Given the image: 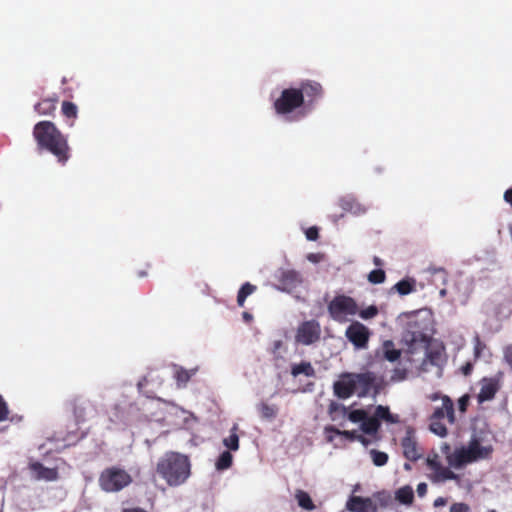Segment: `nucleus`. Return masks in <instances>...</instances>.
I'll return each instance as SVG.
<instances>
[{"instance_id": "obj_1", "label": "nucleus", "mask_w": 512, "mask_h": 512, "mask_svg": "<svg viewBox=\"0 0 512 512\" xmlns=\"http://www.w3.org/2000/svg\"><path fill=\"white\" fill-rule=\"evenodd\" d=\"M33 137L39 151L46 150L65 165L70 158V147L67 138L50 121H40L33 129Z\"/></svg>"}, {"instance_id": "obj_2", "label": "nucleus", "mask_w": 512, "mask_h": 512, "mask_svg": "<svg viewBox=\"0 0 512 512\" xmlns=\"http://www.w3.org/2000/svg\"><path fill=\"white\" fill-rule=\"evenodd\" d=\"M156 473L171 487L184 484L191 475V462L187 455L168 451L156 464Z\"/></svg>"}, {"instance_id": "obj_3", "label": "nucleus", "mask_w": 512, "mask_h": 512, "mask_svg": "<svg viewBox=\"0 0 512 512\" xmlns=\"http://www.w3.org/2000/svg\"><path fill=\"white\" fill-rule=\"evenodd\" d=\"M492 451L491 446H482L478 439L473 438L468 443V446H462L456 449L453 454L448 457V462L452 467L460 468L465 464L489 458Z\"/></svg>"}, {"instance_id": "obj_4", "label": "nucleus", "mask_w": 512, "mask_h": 512, "mask_svg": "<svg viewBox=\"0 0 512 512\" xmlns=\"http://www.w3.org/2000/svg\"><path fill=\"white\" fill-rule=\"evenodd\" d=\"M98 482L103 491L118 492L132 482V477L126 470L112 466L101 472Z\"/></svg>"}, {"instance_id": "obj_5", "label": "nucleus", "mask_w": 512, "mask_h": 512, "mask_svg": "<svg viewBox=\"0 0 512 512\" xmlns=\"http://www.w3.org/2000/svg\"><path fill=\"white\" fill-rule=\"evenodd\" d=\"M305 105L300 91L295 87L282 90L273 107L278 115H288Z\"/></svg>"}, {"instance_id": "obj_6", "label": "nucleus", "mask_w": 512, "mask_h": 512, "mask_svg": "<svg viewBox=\"0 0 512 512\" xmlns=\"http://www.w3.org/2000/svg\"><path fill=\"white\" fill-rule=\"evenodd\" d=\"M328 312L332 319L342 322L346 320L347 316L358 313V305L350 296L337 295L328 304Z\"/></svg>"}, {"instance_id": "obj_7", "label": "nucleus", "mask_w": 512, "mask_h": 512, "mask_svg": "<svg viewBox=\"0 0 512 512\" xmlns=\"http://www.w3.org/2000/svg\"><path fill=\"white\" fill-rule=\"evenodd\" d=\"M353 379L358 397H366L370 393L374 395L379 393L381 388V379L372 371L363 373H353Z\"/></svg>"}, {"instance_id": "obj_8", "label": "nucleus", "mask_w": 512, "mask_h": 512, "mask_svg": "<svg viewBox=\"0 0 512 512\" xmlns=\"http://www.w3.org/2000/svg\"><path fill=\"white\" fill-rule=\"evenodd\" d=\"M321 338V326L317 320H307L302 322L295 334V341L302 345H312Z\"/></svg>"}, {"instance_id": "obj_9", "label": "nucleus", "mask_w": 512, "mask_h": 512, "mask_svg": "<svg viewBox=\"0 0 512 512\" xmlns=\"http://www.w3.org/2000/svg\"><path fill=\"white\" fill-rule=\"evenodd\" d=\"M345 336L355 349L364 350L368 348L371 331L363 323L354 321L346 328Z\"/></svg>"}, {"instance_id": "obj_10", "label": "nucleus", "mask_w": 512, "mask_h": 512, "mask_svg": "<svg viewBox=\"0 0 512 512\" xmlns=\"http://www.w3.org/2000/svg\"><path fill=\"white\" fill-rule=\"evenodd\" d=\"M503 379V372L499 371L493 377H483L479 381L480 391L477 395V401L482 404L491 401L495 398L498 391L501 389Z\"/></svg>"}, {"instance_id": "obj_11", "label": "nucleus", "mask_w": 512, "mask_h": 512, "mask_svg": "<svg viewBox=\"0 0 512 512\" xmlns=\"http://www.w3.org/2000/svg\"><path fill=\"white\" fill-rule=\"evenodd\" d=\"M77 423L85 422L96 414L95 405L83 396H75L68 403Z\"/></svg>"}, {"instance_id": "obj_12", "label": "nucleus", "mask_w": 512, "mask_h": 512, "mask_svg": "<svg viewBox=\"0 0 512 512\" xmlns=\"http://www.w3.org/2000/svg\"><path fill=\"white\" fill-rule=\"evenodd\" d=\"M401 447L403 456L411 462H416L423 456V450L417 441L415 429L411 426H408L405 430V436L401 440Z\"/></svg>"}, {"instance_id": "obj_13", "label": "nucleus", "mask_w": 512, "mask_h": 512, "mask_svg": "<svg viewBox=\"0 0 512 512\" xmlns=\"http://www.w3.org/2000/svg\"><path fill=\"white\" fill-rule=\"evenodd\" d=\"M297 89L301 92L307 106H312L318 99L323 96V87L317 81H302Z\"/></svg>"}, {"instance_id": "obj_14", "label": "nucleus", "mask_w": 512, "mask_h": 512, "mask_svg": "<svg viewBox=\"0 0 512 512\" xmlns=\"http://www.w3.org/2000/svg\"><path fill=\"white\" fill-rule=\"evenodd\" d=\"M333 392L339 399L350 398L356 392L353 373L341 374L339 380L333 384Z\"/></svg>"}, {"instance_id": "obj_15", "label": "nucleus", "mask_w": 512, "mask_h": 512, "mask_svg": "<svg viewBox=\"0 0 512 512\" xmlns=\"http://www.w3.org/2000/svg\"><path fill=\"white\" fill-rule=\"evenodd\" d=\"M441 399H442V406L437 407L430 417H432L433 419H440V420H443L444 417H447L448 422L450 424H454L456 421V417H455L454 403H453L452 399L447 395L442 396Z\"/></svg>"}, {"instance_id": "obj_16", "label": "nucleus", "mask_w": 512, "mask_h": 512, "mask_svg": "<svg viewBox=\"0 0 512 512\" xmlns=\"http://www.w3.org/2000/svg\"><path fill=\"white\" fill-rule=\"evenodd\" d=\"M346 508L350 512H377V506L370 498L352 496L347 501Z\"/></svg>"}, {"instance_id": "obj_17", "label": "nucleus", "mask_w": 512, "mask_h": 512, "mask_svg": "<svg viewBox=\"0 0 512 512\" xmlns=\"http://www.w3.org/2000/svg\"><path fill=\"white\" fill-rule=\"evenodd\" d=\"M30 470L34 473L37 480L55 481L59 477L57 468H47L40 462L30 464Z\"/></svg>"}, {"instance_id": "obj_18", "label": "nucleus", "mask_w": 512, "mask_h": 512, "mask_svg": "<svg viewBox=\"0 0 512 512\" xmlns=\"http://www.w3.org/2000/svg\"><path fill=\"white\" fill-rule=\"evenodd\" d=\"M497 320H506L512 315V297H506L495 304L493 308Z\"/></svg>"}, {"instance_id": "obj_19", "label": "nucleus", "mask_w": 512, "mask_h": 512, "mask_svg": "<svg viewBox=\"0 0 512 512\" xmlns=\"http://www.w3.org/2000/svg\"><path fill=\"white\" fill-rule=\"evenodd\" d=\"M174 367V378L178 388L186 387L187 383L196 374L197 368L185 369L179 365H173Z\"/></svg>"}, {"instance_id": "obj_20", "label": "nucleus", "mask_w": 512, "mask_h": 512, "mask_svg": "<svg viewBox=\"0 0 512 512\" xmlns=\"http://www.w3.org/2000/svg\"><path fill=\"white\" fill-rule=\"evenodd\" d=\"M339 206L344 212L355 215L365 213L366 209L352 196H345L339 200Z\"/></svg>"}, {"instance_id": "obj_21", "label": "nucleus", "mask_w": 512, "mask_h": 512, "mask_svg": "<svg viewBox=\"0 0 512 512\" xmlns=\"http://www.w3.org/2000/svg\"><path fill=\"white\" fill-rule=\"evenodd\" d=\"M279 281L285 289H293L301 284L302 278L299 272L287 270L281 274Z\"/></svg>"}, {"instance_id": "obj_22", "label": "nucleus", "mask_w": 512, "mask_h": 512, "mask_svg": "<svg viewBox=\"0 0 512 512\" xmlns=\"http://www.w3.org/2000/svg\"><path fill=\"white\" fill-rule=\"evenodd\" d=\"M373 417L376 418L380 423L381 420L392 424L399 422V416L392 414L389 410V407L383 405H378L375 408Z\"/></svg>"}, {"instance_id": "obj_23", "label": "nucleus", "mask_w": 512, "mask_h": 512, "mask_svg": "<svg viewBox=\"0 0 512 512\" xmlns=\"http://www.w3.org/2000/svg\"><path fill=\"white\" fill-rule=\"evenodd\" d=\"M57 98H45L34 105V110L39 115H51L56 110Z\"/></svg>"}, {"instance_id": "obj_24", "label": "nucleus", "mask_w": 512, "mask_h": 512, "mask_svg": "<svg viewBox=\"0 0 512 512\" xmlns=\"http://www.w3.org/2000/svg\"><path fill=\"white\" fill-rule=\"evenodd\" d=\"M325 433L329 442L333 441V436L330 434L341 435L350 441H356L359 433L356 430H340L335 426L325 427Z\"/></svg>"}, {"instance_id": "obj_25", "label": "nucleus", "mask_w": 512, "mask_h": 512, "mask_svg": "<svg viewBox=\"0 0 512 512\" xmlns=\"http://www.w3.org/2000/svg\"><path fill=\"white\" fill-rule=\"evenodd\" d=\"M431 480L435 483H440L447 480L460 481V477L449 468L441 466L435 473L432 474Z\"/></svg>"}, {"instance_id": "obj_26", "label": "nucleus", "mask_w": 512, "mask_h": 512, "mask_svg": "<svg viewBox=\"0 0 512 512\" xmlns=\"http://www.w3.org/2000/svg\"><path fill=\"white\" fill-rule=\"evenodd\" d=\"M291 374L293 377H297L301 374L305 375L306 377H314L315 370L310 362L302 361L298 364H294L291 367Z\"/></svg>"}, {"instance_id": "obj_27", "label": "nucleus", "mask_w": 512, "mask_h": 512, "mask_svg": "<svg viewBox=\"0 0 512 512\" xmlns=\"http://www.w3.org/2000/svg\"><path fill=\"white\" fill-rule=\"evenodd\" d=\"M393 288L401 296H405L416 290V281L413 278H405L397 282Z\"/></svg>"}, {"instance_id": "obj_28", "label": "nucleus", "mask_w": 512, "mask_h": 512, "mask_svg": "<svg viewBox=\"0 0 512 512\" xmlns=\"http://www.w3.org/2000/svg\"><path fill=\"white\" fill-rule=\"evenodd\" d=\"M380 427H381V423L379 421H377V419L374 418L373 416H371V417L367 416V418L365 420H363V422L360 425L361 431L363 433H365L367 435H371V436L376 435L378 433Z\"/></svg>"}, {"instance_id": "obj_29", "label": "nucleus", "mask_w": 512, "mask_h": 512, "mask_svg": "<svg viewBox=\"0 0 512 512\" xmlns=\"http://www.w3.org/2000/svg\"><path fill=\"white\" fill-rule=\"evenodd\" d=\"M443 362V349L435 348L428 349L423 364H430L433 366H440Z\"/></svg>"}, {"instance_id": "obj_30", "label": "nucleus", "mask_w": 512, "mask_h": 512, "mask_svg": "<svg viewBox=\"0 0 512 512\" xmlns=\"http://www.w3.org/2000/svg\"><path fill=\"white\" fill-rule=\"evenodd\" d=\"M395 498L402 504L410 505L414 500V492L411 486H403L395 493Z\"/></svg>"}, {"instance_id": "obj_31", "label": "nucleus", "mask_w": 512, "mask_h": 512, "mask_svg": "<svg viewBox=\"0 0 512 512\" xmlns=\"http://www.w3.org/2000/svg\"><path fill=\"white\" fill-rule=\"evenodd\" d=\"M237 431L238 425L234 424L230 430V435L223 439V445L230 451H237L239 449V436Z\"/></svg>"}, {"instance_id": "obj_32", "label": "nucleus", "mask_w": 512, "mask_h": 512, "mask_svg": "<svg viewBox=\"0 0 512 512\" xmlns=\"http://www.w3.org/2000/svg\"><path fill=\"white\" fill-rule=\"evenodd\" d=\"M383 353L386 360L390 362L397 361L401 356V351L395 348L391 340H387L383 344Z\"/></svg>"}, {"instance_id": "obj_33", "label": "nucleus", "mask_w": 512, "mask_h": 512, "mask_svg": "<svg viewBox=\"0 0 512 512\" xmlns=\"http://www.w3.org/2000/svg\"><path fill=\"white\" fill-rule=\"evenodd\" d=\"M257 287L249 282L244 283L238 291L237 304L239 307H243L246 298L256 291Z\"/></svg>"}, {"instance_id": "obj_34", "label": "nucleus", "mask_w": 512, "mask_h": 512, "mask_svg": "<svg viewBox=\"0 0 512 512\" xmlns=\"http://www.w3.org/2000/svg\"><path fill=\"white\" fill-rule=\"evenodd\" d=\"M233 463V456L230 451L222 452L215 462V468L218 471L229 469Z\"/></svg>"}, {"instance_id": "obj_35", "label": "nucleus", "mask_w": 512, "mask_h": 512, "mask_svg": "<svg viewBox=\"0 0 512 512\" xmlns=\"http://www.w3.org/2000/svg\"><path fill=\"white\" fill-rule=\"evenodd\" d=\"M61 111L64 117L71 120L70 125L72 126L74 124V120L77 118L78 115L77 106L72 102L64 101L62 103Z\"/></svg>"}, {"instance_id": "obj_36", "label": "nucleus", "mask_w": 512, "mask_h": 512, "mask_svg": "<svg viewBox=\"0 0 512 512\" xmlns=\"http://www.w3.org/2000/svg\"><path fill=\"white\" fill-rule=\"evenodd\" d=\"M258 411L263 419L272 420L277 416L278 408L275 405L261 402L258 405Z\"/></svg>"}, {"instance_id": "obj_37", "label": "nucleus", "mask_w": 512, "mask_h": 512, "mask_svg": "<svg viewBox=\"0 0 512 512\" xmlns=\"http://www.w3.org/2000/svg\"><path fill=\"white\" fill-rule=\"evenodd\" d=\"M298 505L305 509V510H313L315 508V505L310 497V495L303 491V490H297L295 495Z\"/></svg>"}, {"instance_id": "obj_38", "label": "nucleus", "mask_w": 512, "mask_h": 512, "mask_svg": "<svg viewBox=\"0 0 512 512\" xmlns=\"http://www.w3.org/2000/svg\"><path fill=\"white\" fill-rule=\"evenodd\" d=\"M429 428L431 432L440 437H445L448 433L445 424L440 419H433L432 417H430Z\"/></svg>"}, {"instance_id": "obj_39", "label": "nucleus", "mask_w": 512, "mask_h": 512, "mask_svg": "<svg viewBox=\"0 0 512 512\" xmlns=\"http://www.w3.org/2000/svg\"><path fill=\"white\" fill-rule=\"evenodd\" d=\"M370 455L375 466H384L388 462V455L385 452L376 449L370 450Z\"/></svg>"}, {"instance_id": "obj_40", "label": "nucleus", "mask_w": 512, "mask_h": 512, "mask_svg": "<svg viewBox=\"0 0 512 512\" xmlns=\"http://www.w3.org/2000/svg\"><path fill=\"white\" fill-rule=\"evenodd\" d=\"M385 279H386V273L382 269L372 270L368 274V281L372 284H381L385 281Z\"/></svg>"}, {"instance_id": "obj_41", "label": "nucleus", "mask_w": 512, "mask_h": 512, "mask_svg": "<svg viewBox=\"0 0 512 512\" xmlns=\"http://www.w3.org/2000/svg\"><path fill=\"white\" fill-rule=\"evenodd\" d=\"M368 414L363 409H356L349 413L348 418L353 423H362L367 418Z\"/></svg>"}, {"instance_id": "obj_42", "label": "nucleus", "mask_w": 512, "mask_h": 512, "mask_svg": "<svg viewBox=\"0 0 512 512\" xmlns=\"http://www.w3.org/2000/svg\"><path fill=\"white\" fill-rule=\"evenodd\" d=\"M10 410L8 403L0 394V422L6 421L9 418Z\"/></svg>"}, {"instance_id": "obj_43", "label": "nucleus", "mask_w": 512, "mask_h": 512, "mask_svg": "<svg viewBox=\"0 0 512 512\" xmlns=\"http://www.w3.org/2000/svg\"><path fill=\"white\" fill-rule=\"evenodd\" d=\"M378 314V309L376 306L372 305V306H369L368 308L364 309V310H361L359 312V316L362 318V319H370V318H373L375 317L376 315Z\"/></svg>"}, {"instance_id": "obj_44", "label": "nucleus", "mask_w": 512, "mask_h": 512, "mask_svg": "<svg viewBox=\"0 0 512 512\" xmlns=\"http://www.w3.org/2000/svg\"><path fill=\"white\" fill-rule=\"evenodd\" d=\"M486 348V345L480 340L479 336H476L474 339V356L475 358H480L483 350Z\"/></svg>"}, {"instance_id": "obj_45", "label": "nucleus", "mask_w": 512, "mask_h": 512, "mask_svg": "<svg viewBox=\"0 0 512 512\" xmlns=\"http://www.w3.org/2000/svg\"><path fill=\"white\" fill-rule=\"evenodd\" d=\"M305 236L309 241H316L319 238V229L316 226H311L305 231Z\"/></svg>"}, {"instance_id": "obj_46", "label": "nucleus", "mask_w": 512, "mask_h": 512, "mask_svg": "<svg viewBox=\"0 0 512 512\" xmlns=\"http://www.w3.org/2000/svg\"><path fill=\"white\" fill-rule=\"evenodd\" d=\"M450 512H470V506L463 502L453 503L450 506Z\"/></svg>"}, {"instance_id": "obj_47", "label": "nucleus", "mask_w": 512, "mask_h": 512, "mask_svg": "<svg viewBox=\"0 0 512 512\" xmlns=\"http://www.w3.org/2000/svg\"><path fill=\"white\" fill-rule=\"evenodd\" d=\"M470 401V396L468 394H464L458 400V409L460 412L465 413L467 411L468 405Z\"/></svg>"}, {"instance_id": "obj_48", "label": "nucleus", "mask_w": 512, "mask_h": 512, "mask_svg": "<svg viewBox=\"0 0 512 512\" xmlns=\"http://www.w3.org/2000/svg\"><path fill=\"white\" fill-rule=\"evenodd\" d=\"M503 358L504 361L509 365L510 369L512 370V344L504 347Z\"/></svg>"}, {"instance_id": "obj_49", "label": "nucleus", "mask_w": 512, "mask_h": 512, "mask_svg": "<svg viewBox=\"0 0 512 512\" xmlns=\"http://www.w3.org/2000/svg\"><path fill=\"white\" fill-rule=\"evenodd\" d=\"M427 465L433 473H435L442 466L437 459V455H435L433 458H428Z\"/></svg>"}, {"instance_id": "obj_50", "label": "nucleus", "mask_w": 512, "mask_h": 512, "mask_svg": "<svg viewBox=\"0 0 512 512\" xmlns=\"http://www.w3.org/2000/svg\"><path fill=\"white\" fill-rule=\"evenodd\" d=\"M339 409H341L343 411V413H346V407L340 406L338 403H336L334 401H332L328 406L329 414H333L334 412L338 411Z\"/></svg>"}, {"instance_id": "obj_51", "label": "nucleus", "mask_w": 512, "mask_h": 512, "mask_svg": "<svg viewBox=\"0 0 512 512\" xmlns=\"http://www.w3.org/2000/svg\"><path fill=\"white\" fill-rule=\"evenodd\" d=\"M460 370L464 376H469L473 371V364L471 362H466L461 366Z\"/></svg>"}, {"instance_id": "obj_52", "label": "nucleus", "mask_w": 512, "mask_h": 512, "mask_svg": "<svg viewBox=\"0 0 512 512\" xmlns=\"http://www.w3.org/2000/svg\"><path fill=\"white\" fill-rule=\"evenodd\" d=\"M416 491H417V493H418V495H419L420 497L425 496V495H426V493H427V484H426V483H424V482L419 483V484L417 485V489H416Z\"/></svg>"}, {"instance_id": "obj_53", "label": "nucleus", "mask_w": 512, "mask_h": 512, "mask_svg": "<svg viewBox=\"0 0 512 512\" xmlns=\"http://www.w3.org/2000/svg\"><path fill=\"white\" fill-rule=\"evenodd\" d=\"M356 441L360 442L365 447H367L368 445L371 444V440L361 434L358 435V438Z\"/></svg>"}, {"instance_id": "obj_54", "label": "nucleus", "mask_w": 512, "mask_h": 512, "mask_svg": "<svg viewBox=\"0 0 512 512\" xmlns=\"http://www.w3.org/2000/svg\"><path fill=\"white\" fill-rule=\"evenodd\" d=\"M433 504L435 507L445 506L447 504V499L444 497H438L437 499L434 500Z\"/></svg>"}, {"instance_id": "obj_55", "label": "nucleus", "mask_w": 512, "mask_h": 512, "mask_svg": "<svg viewBox=\"0 0 512 512\" xmlns=\"http://www.w3.org/2000/svg\"><path fill=\"white\" fill-rule=\"evenodd\" d=\"M395 375L396 376H393L392 379H398V380H403L406 376V371L405 370H399V369H396L395 370Z\"/></svg>"}, {"instance_id": "obj_56", "label": "nucleus", "mask_w": 512, "mask_h": 512, "mask_svg": "<svg viewBox=\"0 0 512 512\" xmlns=\"http://www.w3.org/2000/svg\"><path fill=\"white\" fill-rule=\"evenodd\" d=\"M504 200L512 206V188L505 191Z\"/></svg>"}, {"instance_id": "obj_57", "label": "nucleus", "mask_w": 512, "mask_h": 512, "mask_svg": "<svg viewBox=\"0 0 512 512\" xmlns=\"http://www.w3.org/2000/svg\"><path fill=\"white\" fill-rule=\"evenodd\" d=\"M122 512H147V511L140 507H131V508H124Z\"/></svg>"}, {"instance_id": "obj_58", "label": "nucleus", "mask_w": 512, "mask_h": 512, "mask_svg": "<svg viewBox=\"0 0 512 512\" xmlns=\"http://www.w3.org/2000/svg\"><path fill=\"white\" fill-rule=\"evenodd\" d=\"M437 273L441 276V278L445 282L446 281V277H447L446 271L444 269H439V270H437Z\"/></svg>"}, {"instance_id": "obj_59", "label": "nucleus", "mask_w": 512, "mask_h": 512, "mask_svg": "<svg viewBox=\"0 0 512 512\" xmlns=\"http://www.w3.org/2000/svg\"><path fill=\"white\" fill-rule=\"evenodd\" d=\"M373 262H374V264L376 266H382L383 265V261L379 257H377V256L374 257Z\"/></svg>"}, {"instance_id": "obj_60", "label": "nucleus", "mask_w": 512, "mask_h": 512, "mask_svg": "<svg viewBox=\"0 0 512 512\" xmlns=\"http://www.w3.org/2000/svg\"><path fill=\"white\" fill-rule=\"evenodd\" d=\"M146 275H147L146 271H139L138 272V277H145Z\"/></svg>"}, {"instance_id": "obj_61", "label": "nucleus", "mask_w": 512, "mask_h": 512, "mask_svg": "<svg viewBox=\"0 0 512 512\" xmlns=\"http://www.w3.org/2000/svg\"><path fill=\"white\" fill-rule=\"evenodd\" d=\"M440 295L443 297L446 295V290L445 289H442L440 290Z\"/></svg>"}, {"instance_id": "obj_62", "label": "nucleus", "mask_w": 512, "mask_h": 512, "mask_svg": "<svg viewBox=\"0 0 512 512\" xmlns=\"http://www.w3.org/2000/svg\"><path fill=\"white\" fill-rule=\"evenodd\" d=\"M243 316H244V318H250V317H251V316L249 315V313H247V312H244Z\"/></svg>"}, {"instance_id": "obj_63", "label": "nucleus", "mask_w": 512, "mask_h": 512, "mask_svg": "<svg viewBox=\"0 0 512 512\" xmlns=\"http://www.w3.org/2000/svg\"><path fill=\"white\" fill-rule=\"evenodd\" d=\"M416 336L413 334L412 341H416Z\"/></svg>"}, {"instance_id": "obj_64", "label": "nucleus", "mask_w": 512, "mask_h": 512, "mask_svg": "<svg viewBox=\"0 0 512 512\" xmlns=\"http://www.w3.org/2000/svg\"><path fill=\"white\" fill-rule=\"evenodd\" d=\"M489 512H496V511H495V510H491V511H489Z\"/></svg>"}]
</instances>
